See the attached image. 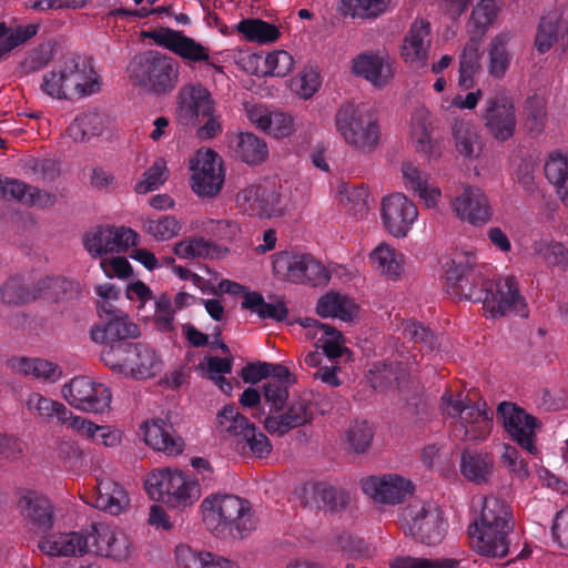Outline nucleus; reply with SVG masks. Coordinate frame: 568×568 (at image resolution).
<instances>
[{
    "label": "nucleus",
    "instance_id": "nucleus-21",
    "mask_svg": "<svg viewBox=\"0 0 568 568\" xmlns=\"http://www.w3.org/2000/svg\"><path fill=\"white\" fill-rule=\"evenodd\" d=\"M146 37L153 40L158 45L172 51L184 60L195 63L205 62L209 65H214L210 61L209 49L181 31L162 27L149 31Z\"/></svg>",
    "mask_w": 568,
    "mask_h": 568
},
{
    "label": "nucleus",
    "instance_id": "nucleus-41",
    "mask_svg": "<svg viewBox=\"0 0 568 568\" xmlns=\"http://www.w3.org/2000/svg\"><path fill=\"white\" fill-rule=\"evenodd\" d=\"M480 41L473 36L465 44L459 58V85L469 90L474 85V75L480 69Z\"/></svg>",
    "mask_w": 568,
    "mask_h": 568
},
{
    "label": "nucleus",
    "instance_id": "nucleus-28",
    "mask_svg": "<svg viewBox=\"0 0 568 568\" xmlns=\"http://www.w3.org/2000/svg\"><path fill=\"white\" fill-rule=\"evenodd\" d=\"M38 547L49 557H81L88 554V539L83 531L52 532L44 535Z\"/></svg>",
    "mask_w": 568,
    "mask_h": 568
},
{
    "label": "nucleus",
    "instance_id": "nucleus-56",
    "mask_svg": "<svg viewBox=\"0 0 568 568\" xmlns=\"http://www.w3.org/2000/svg\"><path fill=\"white\" fill-rule=\"evenodd\" d=\"M545 175L556 187V192L566 187L568 184V156L559 152L551 153L545 164Z\"/></svg>",
    "mask_w": 568,
    "mask_h": 568
},
{
    "label": "nucleus",
    "instance_id": "nucleus-31",
    "mask_svg": "<svg viewBox=\"0 0 568 568\" xmlns=\"http://www.w3.org/2000/svg\"><path fill=\"white\" fill-rule=\"evenodd\" d=\"M304 505L320 510L337 513L349 501V496L344 489L324 481L304 487Z\"/></svg>",
    "mask_w": 568,
    "mask_h": 568
},
{
    "label": "nucleus",
    "instance_id": "nucleus-36",
    "mask_svg": "<svg viewBox=\"0 0 568 568\" xmlns=\"http://www.w3.org/2000/svg\"><path fill=\"white\" fill-rule=\"evenodd\" d=\"M39 297L45 296L54 302L73 303L81 298V285L67 277H45L38 283Z\"/></svg>",
    "mask_w": 568,
    "mask_h": 568
},
{
    "label": "nucleus",
    "instance_id": "nucleus-25",
    "mask_svg": "<svg viewBox=\"0 0 568 568\" xmlns=\"http://www.w3.org/2000/svg\"><path fill=\"white\" fill-rule=\"evenodd\" d=\"M430 43V23L425 19H416L404 37L400 48L405 63L414 69L426 67Z\"/></svg>",
    "mask_w": 568,
    "mask_h": 568
},
{
    "label": "nucleus",
    "instance_id": "nucleus-63",
    "mask_svg": "<svg viewBox=\"0 0 568 568\" xmlns=\"http://www.w3.org/2000/svg\"><path fill=\"white\" fill-rule=\"evenodd\" d=\"M558 19L556 17H544L538 27L535 45L540 53L547 52L558 38Z\"/></svg>",
    "mask_w": 568,
    "mask_h": 568
},
{
    "label": "nucleus",
    "instance_id": "nucleus-45",
    "mask_svg": "<svg viewBox=\"0 0 568 568\" xmlns=\"http://www.w3.org/2000/svg\"><path fill=\"white\" fill-rule=\"evenodd\" d=\"M510 38L509 32H501L491 39L488 72L496 79L503 78L510 65L511 55L507 50Z\"/></svg>",
    "mask_w": 568,
    "mask_h": 568
},
{
    "label": "nucleus",
    "instance_id": "nucleus-20",
    "mask_svg": "<svg viewBox=\"0 0 568 568\" xmlns=\"http://www.w3.org/2000/svg\"><path fill=\"white\" fill-rule=\"evenodd\" d=\"M176 119L181 125H195L202 115L214 113L210 91L201 83L183 85L178 93Z\"/></svg>",
    "mask_w": 568,
    "mask_h": 568
},
{
    "label": "nucleus",
    "instance_id": "nucleus-58",
    "mask_svg": "<svg viewBox=\"0 0 568 568\" xmlns=\"http://www.w3.org/2000/svg\"><path fill=\"white\" fill-rule=\"evenodd\" d=\"M54 58V48L50 42L42 43L31 50L20 64L24 74L34 73L44 69Z\"/></svg>",
    "mask_w": 568,
    "mask_h": 568
},
{
    "label": "nucleus",
    "instance_id": "nucleus-26",
    "mask_svg": "<svg viewBox=\"0 0 568 568\" xmlns=\"http://www.w3.org/2000/svg\"><path fill=\"white\" fill-rule=\"evenodd\" d=\"M456 215L474 226H481L489 222L493 211L486 194L475 186H466L452 203Z\"/></svg>",
    "mask_w": 568,
    "mask_h": 568
},
{
    "label": "nucleus",
    "instance_id": "nucleus-60",
    "mask_svg": "<svg viewBox=\"0 0 568 568\" xmlns=\"http://www.w3.org/2000/svg\"><path fill=\"white\" fill-rule=\"evenodd\" d=\"M31 185L26 182L0 175V197L7 201H17L28 205Z\"/></svg>",
    "mask_w": 568,
    "mask_h": 568
},
{
    "label": "nucleus",
    "instance_id": "nucleus-55",
    "mask_svg": "<svg viewBox=\"0 0 568 568\" xmlns=\"http://www.w3.org/2000/svg\"><path fill=\"white\" fill-rule=\"evenodd\" d=\"M535 253L545 260L548 264L568 270V247L560 242L539 241L534 244Z\"/></svg>",
    "mask_w": 568,
    "mask_h": 568
},
{
    "label": "nucleus",
    "instance_id": "nucleus-11",
    "mask_svg": "<svg viewBox=\"0 0 568 568\" xmlns=\"http://www.w3.org/2000/svg\"><path fill=\"white\" fill-rule=\"evenodd\" d=\"M481 303L487 316L491 318L509 314L528 316L525 297L513 276L499 277L496 282L489 281Z\"/></svg>",
    "mask_w": 568,
    "mask_h": 568
},
{
    "label": "nucleus",
    "instance_id": "nucleus-46",
    "mask_svg": "<svg viewBox=\"0 0 568 568\" xmlns=\"http://www.w3.org/2000/svg\"><path fill=\"white\" fill-rule=\"evenodd\" d=\"M369 258L373 266L389 278L396 280L403 271V255L388 245L377 246Z\"/></svg>",
    "mask_w": 568,
    "mask_h": 568
},
{
    "label": "nucleus",
    "instance_id": "nucleus-57",
    "mask_svg": "<svg viewBox=\"0 0 568 568\" xmlns=\"http://www.w3.org/2000/svg\"><path fill=\"white\" fill-rule=\"evenodd\" d=\"M166 163L163 159L155 162L143 173V179L136 182L134 191L139 194H146L159 189L168 180Z\"/></svg>",
    "mask_w": 568,
    "mask_h": 568
},
{
    "label": "nucleus",
    "instance_id": "nucleus-27",
    "mask_svg": "<svg viewBox=\"0 0 568 568\" xmlns=\"http://www.w3.org/2000/svg\"><path fill=\"white\" fill-rule=\"evenodd\" d=\"M139 326L126 313H113L110 318H102L90 329V337L102 345L135 339L140 336Z\"/></svg>",
    "mask_w": 568,
    "mask_h": 568
},
{
    "label": "nucleus",
    "instance_id": "nucleus-43",
    "mask_svg": "<svg viewBox=\"0 0 568 568\" xmlns=\"http://www.w3.org/2000/svg\"><path fill=\"white\" fill-rule=\"evenodd\" d=\"M135 347L136 343L131 341L105 344L101 351V361L112 371L128 375L132 363V349Z\"/></svg>",
    "mask_w": 568,
    "mask_h": 568
},
{
    "label": "nucleus",
    "instance_id": "nucleus-37",
    "mask_svg": "<svg viewBox=\"0 0 568 568\" xmlns=\"http://www.w3.org/2000/svg\"><path fill=\"white\" fill-rule=\"evenodd\" d=\"M404 183L407 190L413 191L428 207L437 204L440 190L428 184V174L422 171L414 163L407 162L402 165Z\"/></svg>",
    "mask_w": 568,
    "mask_h": 568
},
{
    "label": "nucleus",
    "instance_id": "nucleus-32",
    "mask_svg": "<svg viewBox=\"0 0 568 568\" xmlns=\"http://www.w3.org/2000/svg\"><path fill=\"white\" fill-rule=\"evenodd\" d=\"M459 466L466 479L477 485L486 484L494 473V457L486 452L465 449Z\"/></svg>",
    "mask_w": 568,
    "mask_h": 568
},
{
    "label": "nucleus",
    "instance_id": "nucleus-1",
    "mask_svg": "<svg viewBox=\"0 0 568 568\" xmlns=\"http://www.w3.org/2000/svg\"><path fill=\"white\" fill-rule=\"evenodd\" d=\"M40 90L59 101H77L101 90V77L90 59L68 52L58 58L42 75Z\"/></svg>",
    "mask_w": 568,
    "mask_h": 568
},
{
    "label": "nucleus",
    "instance_id": "nucleus-23",
    "mask_svg": "<svg viewBox=\"0 0 568 568\" xmlns=\"http://www.w3.org/2000/svg\"><path fill=\"white\" fill-rule=\"evenodd\" d=\"M236 206L250 216L270 219L282 213L280 194L261 184H251L237 192Z\"/></svg>",
    "mask_w": 568,
    "mask_h": 568
},
{
    "label": "nucleus",
    "instance_id": "nucleus-19",
    "mask_svg": "<svg viewBox=\"0 0 568 568\" xmlns=\"http://www.w3.org/2000/svg\"><path fill=\"white\" fill-rule=\"evenodd\" d=\"M83 532L88 539V554L124 560L131 552L128 536L116 528L104 524H93Z\"/></svg>",
    "mask_w": 568,
    "mask_h": 568
},
{
    "label": "nucleus",
    "instance_id": "nucleus-48",
    "mask_svg": "<svg viewBox=\"0 0 568 568\" xmlns=\"http://www.w3.org/2000/svg\"><path fill=\"white\" fill-rule=\"evenodd\" d=\"M102 132V120L97 112H87L78 115L67 128L68 135L74 142H82Z\"/></svg>",
    "mask_w": 568,
    "mask_h": 568
},
{
    "label": "nucleus",
    "instance_id": "nucleus-49",
    "mask_svg": "<svg viewBox=\"0 0 568 568\" xmlns=\"http://www.w3.org/2000/svg\"><path fill=\"white\" fill-rule=\"evenodd\" d=\"M39 297L38 286L30 291L22 277L11 276L0 286V300L8 305H20Z\"/></svg>",
    "mask_w": 568,
    "mask_h": 568
},
{
    "label": "nucleus",
    "instance_id": "nucleus-53",
    "mask_svg": "<svg viewBox=\"0 0 568 568\" xmlns=\"http://www.w3.org/2000/svg\"><path fill=\"white\" fill-rule=\"evenodd\" d=\"M345 16L358 19H374L384 13L390 0H342Z\"/></svg>",
    "mask_w": 568,
    "mask_h": 568
},
{
    "label": "nucleus",
    "instance_id": "nucleus-59",
    "mask_svg": "<svg viewBox=\"0 0 568 568\" xmlns=\"http://www.w3.org/2000/svg\"><path fill=\"white\" fill-rule=\"evenodd\" d=\"M397 372L393 364L375 363L368 372V381L375 390L384 392L397 384Z\"/></svg>",
    "mask_w": 568,
    "mask_h": 568
},
{
    "label": "nucleus",
    "instance_id": "nucleus-10",
    "mask_svg": "<svg viewBox=\"0 0 568 568\" xmlns=\"http://www.w3.org/2000/svg\"><path fill=\"white\" fill-rule=\"evenodd\" d=\"M450 294L471 302H481L489 281L484 277L481 267L469 253L457 254L446 272Z\"/></svg>",
    "mask_w": 568,
    "mask_h": 568
},
{
    "label": "nucleus",
    "instance_id": "nucleus-18",
    "mask_svg": "<svg viewBox=\"0 0 568 568\" xmlns=\"http://www.w3.org/2000/svg\"><path fill=\"white\" fill-rule=\"evenodd\" d=\"M313 417L310 395H293L278 413L265 417L264 427L270 434L283 436L294 428L310 424Z\"/></svg>",
    "mask_w": 568,
    "mask_h": 568
},
{
    "label": "nucleus",
    "instance_id": "nucleus-34",
    "mask_svg": "<svg viewBox=\"0 0 568 568\" xmlns=\"http://www.w3.org/2000/svg\"><path fill=\"white\" fill-rule=\"evenodd\" d=\"M352 71L378 88L386 85L392 75L384 58L375 52H363L354 58Z\"/></svg>",
    "mask_w": 568,
    "mask_h": 568
},
{
    "label": "nucleus",
    "instance_id": "nucleus-44",
    "mask_svg": "<svg viewBox=\"0 0 568 568\" xmlns=\"http://www.w3.org/2000/svg\"><path fill=\"white\" fill-rule=\"evenodd\" d=\"M354 308V303L347 296L331 292L318 300L316 313L323 318L336 317L342 321H349Z\"/></svg>",
    "mask_w": 568,
    "mask_h": 568
},
{
    "label": "nucleus",
    "instance_id": "nucleus-7",
    "mask_svg": "<svg viewBox=\"0 0 568 568\" xmlns=\"http://www.w3.org/2000/svg\"><path fill=\"white\" fill-rule=\"evenodd\" d=\"M442 409L445 417L457 420L463 440H484L491 432L493 413L485 402H473L446 390L442 396Z\"/></svg>",
    "mask_w": 568,
    "mask_h": 568
},
{
    "label": "nucleus",
    "instance_id": "nucleus-47",
    "mask_svg": "<svg viewBox=\"0 0 568 568\" xmlns=\"http://www.w3.org/2000/svg\"><path fill=\"white\" fill-rule=\"evenodd\" d=\"M28 409L43 422H50L57 417L59 422H64L69 409L60 402L44 397L39 393H33L27 400Z\"/></svg>",
    "mask_w": 568,
    "mask_h": 568
},
{
    "label": "nucleus",
    "instance_id": "nucleus-15",
    "mask_svg": "<svg viewBox=\"0 0 568 568\" xmlns=\"http://www.w3.org/2000/svg\"><path fill=\"white\" fill-rule=\"evenodd\" d=\"M481 121L487 132L497 141L511 139L516 131V109L511 97L498 92L485 100Z\"/></svg>",
    "mask_w": 568,
    "mask_h": 568
},
{
    "label": "nucleus",
    "instance_id": "nucleus-12",
    "mask_svg": "<svg viewBox=\"0 0 568 568\" xmlns=\"http://www.w3.org/2000/svg\"><path fill=\"white\" fill-rule=\"evenodd\" d=\"M404 532L428 546L442 541L447 529L443 511L433 504L410 506L404 511Z\"/></svg>",
    "mask_w": 568,
    "mask_h": 568
},
{
    "label": "nucleus",
    "instance_id": "nucleus-40",
    "mask_svg": "<svg viewBox=\"0 0 568 568\" xmlns=\"http://www.w3.org/2000/svg\"><path fill=\"white\" fill-rule=\"evenodd\" d=\"M234 150L243 162L251 165L264 162L268 155L265 141L251 132H242L235 138Z\"/></svg>",
    "mask_w": 568,
    "mask_h": 568
},
{
    "label": "nucleus",
    "instance_id": "nucleus-13",
    "mask_svg": "<svg viewBox=\"0 0 568 568\" xmlns=\"http://www.w3.org/2000/svg\"><path fill=\"white\" fill-rule=\"evenodd\" d=\"M63 398L74 408L87 413H103L110 407L112 394L103 383L88 376L73 377L62 387Z\"/></svg>",
    "mask_w": 568,
    "mask_h": 568
},
{
    "label": "nucleus",
    "instance_id": "nucleus-3",
    "mask_svg": "<svg viewBox=\"0 0 568 568\" xmlns=\"http://www.w3.org/2000/svg\"><path fill=\"white\" fill-rule=\"evenodd\" d=\"M203 521L215 536L243 539L256 528L247 499L230 494H212L201 503Z\"/></svg>",
    "mask_w": 568,
    "mask_h": 568
},
{
    "label": "nucleus",
    "instance_id": "nucleus-42",
    "mask_svg": "<svg viewBox=\"0 0 568 568\" xmlns=\"http://www.w3.org/2000/svg\"><path fill=\"white\" fill-rule=\"evenodd\" d=\"M242 307L256 313L262 320L283 322L288 315V310L284 302L267 303L258 292L246 293L242 301Z\"/></svg>",
    "mask_w": 568,
    "mask_h": 568
},
{
    "label": "nucleus",
    "instance_id": "nucleus-16",
    "mask_svg": "<svg viewBox=\"0 0 568 568\" xmlns=\"http://www.w3.org/2000/svg\"><path fill=\"white\" fill-rule=\"evenodd\" d=\"M497 419L507 434L530 454L537 453L535 445L538 419L511 402H501L496 410Z\"/></svg>",
    "mask_w": 568,
    "mask_h": 568
},
{
    "label": "nucleus",
    "instance_id": "nucleus-8",
    "mask_svg": "<svg viewBox=\"0 0 568 568\" xmlns=\"http://www.w3.org/2000/svg\"><path fill=\"white\" fill-rule=\"evenodd\" d=\"M217 428L224 438H232L235 447L242 454L247 452L258 458H264L272 452L267 436L242 415L234 404L225 405L216 416Z\"/></svg>",
    "mask_w": 568,
    "mask_h": 568
},
{
    "label": "nucleus",
    "instance_id": "nucleus-6",
    "mask_svg": "<svg viewBox=\"0 0 568 568\" xmlns=\"http://www.w3.org/2000/svg\"><path fill=\"white\" fill-rule=\"evenodd\" d=\"M145 489L152 499L176 509L193 505L201 496L197 479L170 468L151 473L145 480Z\"/></svg>",
    "mask_w": 568,
    "mask_h": 568
},
{
    "label": "nucleus",
    "instance_id": "nucleus-33",
    "mask_svg": "<svg viewBox=\"0 0 568 568\" xmlns=\"http://www.w3.org/2000/svg\"><path fill=\"white\" fill-rule=\"evenodd\" d=\"M130 499L118 483L104 478L99 480L94 495V507L111 515H120L129 506Z\"/></svg>",
    "mask_w": 568,
    "mask_h": 568
},
{
    "label": "nucleus",
    "instance_id": "nucleus-17",
    "mask_svg": "<svg viewBox=\"0 0 568 568\" xmlns=\"http://www.w3.org/2000/svg\"><path fill=\"white\" fill-rule=\"evenodd\" d=\"M139 243V234L130 227L101 225L83 235V246L93 258L109 253H123Z\"/></svg>",
    "mask_w": 568,
    "mask_h": 568
},
{
    "label": "nucleus",
    "instance_id": "nucleus-4",
    "mask_svg": "<svg viewBox=\"0 0 568 568\" xmlns=\"http://www.w3.org/2000/svg\"><path fill=\"white\" fill-rule=\"evenodd\" d=\"M129 71L133 82L149 93L164 95L172 92L179 80V63L155 50L136 54Z\"/></svg>",
    "mask_w": 568,
    "mask_h": 568
},
{
    "label": "nucleus",
    "instance_id": "nucleus-24",
    "mask_svg": "<svg viewBox=\"0 0 568 568\" xmlns=\"http://www.w3.org/2000/svg\"><path fill=\"white\" fill-rule=\"evenodd\" d=\"M362 489L377 503L396 505L413 493V485L409 480L398 475L388 474L363 479Z\"/></svg>",
    "mask_w": 568,
    "mask_h": 568
},
{
    "label": "nucleus",
    "instance_id": "nucleus-22",
    "mask_svg": "<svg viewBox=\"0 0 568 568\" xmlns=\"http://www.w3.org/2000/svg\"><path fill=\"white\" fill-rule=\"evenodd\" d=\"M417 215L416 205L403 193L390 194L382 201V220L393 236H406Z\"/></svg>",
    "mask_w": 568,
    "mask_h": 568
},
{
    "label": "nucleus",
    "instance_id": "nucleus-50",
    "mask_svg": "<svg viewBox=\"0 0 568 568\" xmlns=\"http://www.w3.org/2000/svg\"><path fill=\"white\" fill-rule=\"evenodd\" d=\"M237 29L245 39L257 43L274 42L281 34L280 30L274 24L261 19L242 20Z\"/></svg>",
    "mask_w": 568,
    "mask_h": 568
},
{
    "label": "nucleus",
    "instance_id": "nucleus-29",
    "mask_svg": "<svg viewBox=\"0 0 568 568\" xmlns=\"http://www.w3.org/2000/svg\"><path fill=\"white\" fill-rule=\"evenodd\" d=\"M144 442L151 448L169 456L183 452L184 440L178 435L173 425L164 419H152L142 426Z\"/></svg>",
    "mask_w": 568,
    "mask_h": 568
},
{
    "label": "nucleus",
    "instance_id": "nucleus-30",
    "mask_svg": "<svg viewBox=\"0 0 568 568\" xmlns=\"http://www.w3.org/2000/svg\"><path fill=\"white\" fill-rule=\"evenodd\" d=\"M23 518L36 529L47 532L54 524V508L52 503L43 495L28 490L19 500Z\"/></svg>",
    "mask_w": 568,
    "mask_h": 568
},
{
    "label": "nucleus",
    "instance_id": "nucleus-39",
    "mask_svg": "<svg viewBox=\"0 0 568 568\" xmlns=\"http://www.w3.org/2000/svg\"><path fill=\"white\" fill-rule=\"evenodd\" d=\"M410 128L416 150L426 155H432L434 148L432 140L434 119L429 110L424 106L416 108L412 113Z\"/></svg>",
    "mask_w": 568,
    "mask_h": 568
},
{
    "label": "nucleus",
    "instance_id": "nucleus-2",
    "mask_svg": "<svg viewBox=\"0 0 568 568\" xmlns=\"http://www.w3.org/2000/svg\"><path fill=\"white\" fill-rule=\"evenodd\" d=\"M511 507L501 498H484L480 517L468 527L471 548L487 558H505L509 552L513 531Z\"/></svg>",
    "mask_w": 568,
    "mask_h": 568
},
{
    "label": "nucleus",
    "instance_id": "nucleus-62",
    "mask_svg": "<svg viewBox=\"0 0 568 568\" xmlns=\"http://www.w3.org/2000/svg\"><path fill=\"white\" fill-rule=\"evenodd\" d=\"M497 14L495 0H481L473 10L469 24L473 26L480 38L493 23Z\"/></svg>",
    "mask_w": 568,
    "mask_h": 568
},
{
    "label": "nucleus",
    "instance_id": "nucleus-52",
    "mask_svg": "<svg viewBox=\"0 0 568 568\" xmlns=\"http://www.w3.org/2000/svg\"><path fill=\"white\" fill-rule=\"evenodd\" d=\"M453 135L457 151L465 158L471 159L480 150L479 136L475 129L464 121H456L453 125Z\"/></svg>",
    "mask_w": 568,
    "mask_h": 568
},
{
    "label": "nucleus",
    "instance_id": "nucleus-54",
    "mask_svg": "<svg viewBox=\"0 0 568 568\" xmlns=\"http://www.w3.org/2000/svg\"><path fill=\"white\" fill-rule=\"evenodd\" d=\"M144 231L159 241H166L176 236L182 226L175 216L162 215L158 219H148L143 224Z\"/></svg>",
    "mask_w": 568,
    "mask_h": 568
},
{
    "label": "nucleus",
    "instance_id": "nucleus-35",
    "mask_svg": "<svg viewBox=\"0 0 568 568\" xmlns=\"http://www.w3.org/2000/svg\"><path fill=\"white\" fill-rule=\"evenodd\" d=\"M175 558L181 568H239L230 559L193 549L189 545H179L175 548Z\"/></svg>",
    "mask_w": 568,
    "mask_h": 568
},
{
    "label": "nucleus",
    "instance_id": "nucleus-51",
    "mask_svg": "<svg viewBox=\"0 0 568 568\" xmlns=\"http://www.w3.org/2000/svg\"><path fill=\"white\" fill-rule=\"evenodd\" d=\"M403 334L407 339L413 342L422 353H430L439 347L438 336L419 322H405Z\"/></svg>",
    "mask_w": 568,
    "mask_h": 568
},
{
    "label": "nucleus",
    "instance_id": "nucleus-38",
    "mask_svg": "<svg viewBox=\"0 0 568 568\" xmlns=\"http://www.w3.org/2000/svg\"><path fill=\"white\" fill-rule=\"evenodd\" d=\"M132 363L128 375L135 379H145L155 376L162 368V362L155 351L144 343H136L132 349Z\"/></svg>",
    "mask_w": 568,
    "mask_h": 568
},
{
    "label": "nucleus",
    "instance_id": "nucleus-5",
    "mask_svg": "<svg viewBox=\"0 0 568 568\" xmlns=\"http://www.w3.org/2000/svg\"><path fill=\"white\" fill-rule=\"evenodd\" d=\"M335 126L344 141L357 151L369 153L379 143L378 121L363 104H342L335 114Z\"/></svg>",
    "mask_w": 568,
    "mask_h": 568
},
{
    "label": "nucleus",
    "instance_id": "nucleus-14",
    "mask_svg": "<svg viewBox=\"0 0 568 568\" xmlns=\"http://www.w3.org/2000/svg\"><path fill=\"white\" fill-rule=\"evenodd\" d=\"M191 186L201 197H214L224 183L221 156L213 150H199L191 159Z\"/></svg>",
    "mask_w": 568,
    "mask_h": 568
},
{
    "label": "nucleus",
    "instance_id": "nucleus-9",
    "mask_svg": "<svg viewBox=\"0 0 568 568\" xmlns=\"http://www.w3.org/2000/svg\"><path fill=\"white\" fill-rule=\"evenodd\" d=\"M273 272L281 280L312 286L325 285L331 278L326 267L313 255L290 251L273 255Z\"/></svg>",
    "mask_w": 568,
    "mask_h": 568
},
{
    "label": "nucleus",
    "instance_id": "nucleus-64",
    "mask_svg": "<svg viewBox=\"0 0 568 568\" xmlns=\"http://www.w3.org/2000/svg\"><path fill=\"white\" fill-rule=\"evenodd\" d=\"M526 128L530 133L539 134L546 122V106L539 98H528L525 105Z\"/></svg>",
    "mask_w": 568,
    "mask_h": 568
},
{
    "label": "nucleus",
    "instance_id": "nucleus-61",
    "mask_svg": "<svg viewBox=\"0 0 568 568\" xmlns=\"http://www.w3.org/2000/svg\"><path fill=\"white\" fill-rule=\"evenodd\" d=\"M154 324L160 332H172L174 329V314L172 301L169 295L161 294L155 298Z\"/></svg>",
    "mask_w": 568,
    "mask_h": 568
}]
</instances>
